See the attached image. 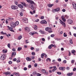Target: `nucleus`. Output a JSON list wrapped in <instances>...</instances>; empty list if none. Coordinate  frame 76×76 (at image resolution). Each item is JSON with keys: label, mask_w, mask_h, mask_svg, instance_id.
Here are the masks:
<instances>
[{"label": "nucleus", "mask_w": 76, "mask_h": 76, "mask_svg": "<svg viewBox=\"0 0 76 76\" xmlns=\"http://www.w3.org/2000/svg\"><path fill=\"white\" fill-rule=\"evenodd\" d=\"M7 27L8 28H9L10 31H11V32H14V31H13V30H12L13 29V28L12 27H9V26H7Z\"/></svg>", "instance_id": "10"}, {"label": "nucleus", "mask_w": 76, "mask_h": 76, "mask_svg": "<svg viewBox=\"0 0 76 76\" xmlns=\"http://www.w3.org/2000/svg\"><path fill=\"white\" fill-rule=\"evenodd\" d=\"M23 22L25 23H28V19L26 18H25L23 19Z\"/></svg>", "instance_id": "5"}, {"label": "nucleus", "mask_w": 76, "mask_h": 76, "mask_svg": "<svg viewBox=\"0 0 76 76\" xmlns=\"http://www.w3.org/2000/svg\"><path fill=\"white\" fill-rule=\"evenodd\" d=\"M75 50H72L71 51V53L72 54H73V55H75Z\"/></svg>", "instance_id": "24"}, {"label": "nucleus", "mask_w": 76, "mask_h": 76, "mask_svg": "<svg viewBox=\"0 0 76 76\" xmlns=\"http://www.w3.org/2000/svg\"><path fill=\"white\" fill-rule=\"evenodd\" d=\"M41 33V34H45V32L44 31H42V30H40L39 31Z\"/></svg>", "instance_id": "21"}, {"label": "nucleus", "mask_w": 76, "mask_h": 76, "mask_svg": "<svg viewBox=\"0 0 76 76\" xmlns=\"http://www.w3.org/2000/svg\"><path fill=\"white\" fill-rule=\"evenodd\" d=\"M38 34V33H37V32H35V31H34L33 33L31 32V35H34V34Z\"/></svg>", "instance_id": "19"}, {"label": "nucleus", "mask_w": 76, "mask_h": 76, "mask_svg": "<svg viewBox=\"0 0 76 76\" xmlns=\"http://www.w3.org/2000/svg\"><path fill=\"white\" fill-rule=\"evenodd\" d=\"M20 15L21 16H23V13H22V12H21L20 13Z\"/></svg>", "instance_id": "46"}, {"label": "nucleus", "mask_w": 76, "mask_h": 76, "mask_svg": "<svg viewBox=\"0 0 76 76\" xmlns=\"http://www.w3.org/2000/svg\"><path fill=\"white\" fill-rule=\"evenodd\" d=\"M74 63H75V60H71V63L72 64H74Z\"/></svg>", "instance_id": "42"}, {"label": "nucleus", "mask_w": 76, "mask_h": 76, "mask_svg": "<svg viewBox=\"0 0 76 76\" xmlns=\"http://www.w3.org/2000/svg\"><path fill=\"white\" fill-rule=\"evenodd\" d=\"M1 34H2V35H6V33H4V32H3V31H2L1 32Z\"/></svg>", "instance_id": "39"}, {"label": "nucleus", "mask_w": 76, "mask_h": 76, "mask_svg": "<svg viewBox=\"0 0 76 76\" xmlns=\"http://www.w3.org/2000/svg\"><path fill=\"white\" fill-rule=\"evenodd\" d=\"M65 17L66 19H68V18H69V17L68 16H67V15H65L64 16Z\"/></svg>", "instance_id": "43"}, {"label": "nucleus", "mask_w": 76, "mask_h": 76, "mask_svg": "<svg viewBox=\"0 0 76 76\" xmlns=\"http://www.w3.org/2000/svg\"><path fill=\"white\" fill-rule=\"evenodd\" d=\"M4 58H5V55L4 54H3L1 56V60H4Z\"/></svg>", "instance_id": "8"}, {"label": "nucleus", "mask_w": 76, "mask_h": 76, "mask_svg": "<svg viewBox=\"0 0 76 76\" xmlns=\"http://www.w3.org/2000/svg\"><path fill=\"white\" fill-rule=\"evenodd\" d=\"M64 67H59V69L60 70H64Z\"/></svg>", "instance_id": "22"}, {"label": "nucleus", "mask_w": 76, "mask_h": 76, "mask_svg": "<svg viewBox=\"0 0 76 76\" xmlns=\"http://www.w3.org/2000/svg\"><path fill=\"white\" fill-rule=\"evenodd\" d=\"M18 7H19V8H20V9H23V6L21 4H18Z\"/></svg>", "instance_id": "9"}, {"label": "nucleus", "mask_w": 76, "mask_h": 76, "mask_svg": "<svg viewBox=\"0 0 76 76\" xmlns=\"http://www.w3.org/2000/svg\"><path fill=\"white\" fill-rule=\"evenodd\" d=\"M11 9H13V10H16V9H18V7L17 6L15 5H12L11 7Z\"/></svg>", "instance_id": "2"}, {"label": "nucleus", "mask_w": 76, "mask_h": 76, "mask_svg": "<svg viewBox=\"0 0 76 76\" xmlns=\"http://www.w3.org/2000/svg\"><path fill=\"white\" fill-rule=\"evenodd\" d=\"M40 23L42 24H47V22L45 21V20H42L41 21Z\"/></svg>", "instance_id": "4"}, {"label": "nucleus", "mask_w": 76, "mask_h": 76, "mask_svg": "<svg viewBox=\"0 0 76 76\" xmlns=\"http://www.w3.org/2000/svg\"><path fill=\"white\" fill-rule=\"evenodd\" d=\"M76 68H74L73 69V71H74V72H75V71H76Z\"/></svg>", "instance_id": "61"}, {"label": "nucleus", "mask_w": 76, "mask_h": 76, "mask_svg": "<svg viewBox=\"0 0 76 76\" xmlns=\"http://www.w3.org/2000/svg\"><path fill=\"white\" fill-rule=\"evenodd\" d=\"M68 23H69V24H71L73 22V20H71V19H69L67 20Z\"/></svg>", "instance_id": "13"}, {"label": "nucleus", "mask_w": 76, "mask_h": 76, "mask_svg": "<svg viewBox=\"0 0 76 76\" xmlns=\"http://www.w3.org/2000/svg\"><path fill=\"white\" fill-rule=\"evenodd\" d=\"M36 51L37 52H38V51H39V48H36Z\"/></svg>", "instance_id": "62"}, {"label": "nucleus", "mask_w": 76, "mask_h": 76, "mask_svg": "<svg viewBox=\"0 0 76 76\" xmlns=\"http://www.w3.org/2000/svg\"><path fill=\"white\" fill-rule=\"evenodd\" d=\"M57 74H58V75H61V72H57Z\"/></svg>", "instance_id": "40"}, {"label": "nucleus", "mask_w": 76, "mask_h": 76, "mask_svg": "<svg viewBox=\"0 0 76 76\" xmlns=\"http://www.w3.org/2000/svg\"><path fill=\"white\" fill-rule=\"evenodd\" d=\"M45 30L46 31H48L49 33H51L53 32V31L52 30V28L49 27H46L45 28Z\"/></svg>", "instance_id": "1"}, {"label": "nucleus", "mask_w": 76, "mask_h": 76, "mask_svg": "<svg viewBox=\"0 0 76 76\" xmlns=\"http://www.w3.org/2000/svg\"><path fill=\"white\" fill-rule=\"evenodd\" d=\"M36 74H37V72H36V71H34V72H33V73H32L33 75H35Z\"/></svg>", "instance_id": "32"}, {"label": "nucleus", "mask_w": 76, "mask_h": 76, "mask_svg": "<svg viewBox=\"0 0 76 76\" xmlns=\"http://www.w3.org/2000/svg\"><path fill=\"white\" fill-rule=\"evenodd\" d=\"M40 18L41 19H44V16H42Z\"/></svg>", "instance_id": "51"}, {"label": "nucleus", "mask_w": 76, "mask_h": 76, "mask_svg": "<svg viewBox=\"0 0 76 76\" xmlns=\"http://www.w3.org/2000/svg\"><path fill=\"white\" fill-rule=\"evenodd\" d=\"M61 18L62 19V20H63V22H65L66 21V18H65V17H64V15H63L61 17Z\"/></svg>", "instance_id": "6"}, {"label": "nucleus", "mask_w": 76, "mask_h": 76, "mask_svg": "<svg viewBox=\"0 0 76 76\" xmlns=\"http://www.w3.org/2000/svg\"><path fill=\"white\" fill-rule=\"evenodd\" d=\"M54 36H55V35H54V34H51V35H50V37H54Z\"/></svg>", "instance_id": "49"}, {"label": "nucleus", "mask_w": 76, "mask_h": 76, "mask_svg": "<svg viewBox=\"0 0 76 76\" xmlns=\"http://www.w3.org/2000/svg\"><path fill=\"white\" fill-rule=\"evenodd\" d=\"M27 2L31 4H34V2L31 0H26Z\"/></svg>", "instance_id": "7"}, {"label": "nucleus", "mask_w": 76, "mask_h": 76, "mask_svg": "<svg viewBox=\"0 0 76 76\" xmlns=\"http://www.w3.org/2000/svg\"><path fill=\"white\" fill-rule=\"evenodd\" d=\"M52 44L50 45L49 46L48 48L49 49H51V48H52Z\"/></svg>", "instance_id": "29"}, {"label": "nucleus", "mask_w": 76, "mask_h": 76, "mask_svg": "<svg viewBox=\"0 0 76 76\" xmlns=\"http://www.w3.org/2000/svg\"><path fill=\"white\" fill-rule=\"evenodd\" d=\"M32 55H33V56H34L35 55V53L34 52H32L31 53Z\"/></svg>", "instance_id": "55"}, {"label": "nucleus", "mask_w": 76, "mask_h": 76, "mask_svg": "<svg viewBox=\"0 0 76 76\" xmlns=\"http://www.w3.org/2000/svg\"><path fill=\"white\" fill-rule=\"evenodd\" d=\"M53 67L54 68V69H55L56 70H57V68H56V66H54Z\"/></svg>", "instance_id": "60"}, {"label": "nucleus", "mask_w": 76, "mask_h": 76, "mask_svg": "<svg viewBox=\"0 0 76 76\" xmlns=\"http://www.w3.org/2000/svg\"><path fill=\"white\" fill-rule=\"evenodd\" d=\"M34 29L35 30H37V26L35 25L34 27Z\"/></svg>", "instance_id": "33"}, {"label": "nucleus", "mask_w": 76, "mask_h": 76, "mask_svg": "<svg viewBox=\"0 0 76 76\" xmlns=\"http://www.w3.org/2000/svg\"><path fill=\"white\" fill-rule=\"evenodd\" d=\"M10 25L11 26L13 27V28H15V27L16 26L15 24L14 23H11Z\"/></svg>", "instance_id": "12"}, {"label": "nucleus", "mask_w": 76, "mask_h": 76, "mask_svg": "<svg viewBox=\"0 0 76 76\" xmlns=\"http://www.w3.org/2000/svg\"><path fill=\"white\" fill-rule=\"evenodd\" d=\"M2 52L3 53H7V50H2Z\"/></svg>", "instance_id": "25"}, {"label": "nucleus", "mask_w": 76, "mask_h": 76, "mask_svg": "<svg viewBox=\"0 0 76 76\" xmlns=\"http://www.w3.org/2000/svg\"><path fill=\"white\" fill-rule=\"evenodd\" d=\"M12 56H16V52H13L12 53Z\"/></svg>", "instance_id": "31"}, {"label": "nucleus", "mask_w": 76, "mask_h": 76, "mask_svg": "<svg viewBox=\"0 0 76 76\" xmlns=\"http://www.w3.org/2000/svg\"><path fill=\"white\" fill-rule=\"evenodd\" d=\"M54 11L56 12H59L60 11V8H57L54 10Z\"/></svg>", "instance_id": "17"}, {"label": "nucleus", "mask_w": 76, "mask_h": 76, "mask_svg": "<svg viewBox=\"0 0 76 76\" xmlns=\"http://www.w3.org/2000/svg\"><path fill=\"white\" fill-rule=\"evenodd\" d=\"M34 66V67H37V66H38V64H37V63L35 64Z\"/></svg>", "instance_id": "45"}, {"label": "nucleus", "mask_w": 76, "mask_h": 76, "mask_svg": "<svg viewBox=\"0 0 76 76\" xmlns=\"http://www.w3.org/2000/svg\"><path fill=\"white\" fill-rule=\"evenodd\" d=\"M34 58H35V56H32L31 57L32 60H34Z\"/></svg>", "instance_id": "64"}, {"label": "nucleus", "mask_w": 76, "mask_h": 76, "mask_svg": "<svg viewBox=\"0 0 76 76\" xmlns=\"http://www.w3.org/2000/svg\"><path fill=\"white\" fill-rule=\"evenodd\" d=\"M22 38V36H19L18 37V40H20V39Z\"/></svg>", "instance_id": "26"}, {"label": "nucleus", "mask_w": 76, "mask_h": 76, "mask_svg": "<svg viewBox=\"0 0 76 76\" xmlns=\"http://www.w3.org/2000/svg\"><path fill=\"white\" fill-rule=\"evenodd\" d=\"M25 29L26 31L27 32H29V31H30L29 28L28 27H26Z\"/></svg>", "instance_id": "15"}, {"label": "nucleus", "mask_w": 76, "mask_h": 76, "mask_svg": "<svg viewBox=\"0 0 76 76\" xmlns=\"http://www.w3.org/2000/svg\"><path fill=\"white\" fill-rule=\"evenodd\" d=\"M26 44H28V43H29V42H28V40H27L26 41Z\"/></svg>", "instance_id": "54"}, {"label": "nucleus", "mask_w": 76, "mask_h": 76, "mask_svg": "<svg viewBox=\"0 0 76 76\" xmlns=\"http://www.w3.org/2000/svg\"><path fill=\"white\" fill-rule=\"evenodd\" d=\"M60 20V23L63 26H64V27H66V23H65L64 22H63L62 20Z\"/></svg>", "instance_id": "3"}, {"label": "nucleus", "mask_w": 76, "mask_h": 76, "mask_svg": "<svg viewBox=\"0 0 76 76\" xmlns=\"http://www.w3.org/2000/svg\"><path fill=\"white\" fill-rule=\"evenodd\" d=\"M15 75H16V76H20V75H19V73H15Z\"/></svg>", "instance_id": "28"}, {"label": "nucleus", "mask_w": 76, "mask_h": 76, "mask_svg": "<svg viewBox=\"0 0 76 76\" xmlns=\"http://www.w3.org/2000/svg\"><path fill=\"white\" fill-rule=\"evenodd\" d=\"M31 8L32 10H34L35 9V6H34L33 5H31Z\"/></svg>", "instance_id": "18"}, {"label": "nucleus", "mask_w": 76, "mask_h": 76, "mask_svg": "<svg viewBox=\"0 0 76 76\" xmlns=\"http://www.w3.org/2000/svg\"><path fill=\"white\" fill-rule=\"evenodd\" d=\"M9 20H13V18H9Z\"/></svg>", "instance_id": "48"}, {"label": "nucleus", "mask_w": 76, "mask_h": 76, "mask_svg": "<svg viewBox=\"0 0 76 76\" xmlns=\"http://www.w3.org/2000/svg\"><path fill=\"white\" fill-rule=\"evenodd\" d=\"M42 72H43V73H45V74H46V75L48 74V72H46V71L44 69H42Z\"/></svg>", "instance_id": "11"}, {"label": "nucleus", "mask_w": 76, "mask_h": 76, "mask_svg": "<svg viewBox=\"0 0 76 76\" xmlns=\"http://www.w3.org/2000/svg\"><path fill=\"white\" fill-rule=\"evenodd\" d=\"M4 74L7 76V75H10L11 73L10 72H5Z\"/></svg>", "instance_id": "14"}, {"label": "nucleus", "mask_w": 76, "mask_h": 76, "mask_svg": "<svg viewBox=\"0 0 76 76\" xmlns=\"http://www.w3.org/2000/svg\"><path fill=\"white\" fill-rule=\"evenodd\" d=\"M66 69H67V70H69L70 69V68L68 66L66 68Z\"/></svg>", "instance_id": "56"}, {"label": "nucleus", "mask_w": 76, "mask_h": 76, "mask_svg": "<svg viewBox=\"0 0 76 76\" xmlns=\"http://www.w3.org/2000/svg\"><path fill=\"white\" fill-rule=\"evenodd\" d=\"M44 56V53H42L41 55V57L42 58H43V57Z\"/></svg>", "instance_id": "37"}, {"label": "nucleus", "mask_w": 76, "mask_h": 76, "mask_svg": "<svg viewBox=\"0 0 76 76\" xmlns=\"http://www.w3.org/2000/svg\"><path fill=\"white\" fill-rule=\"evenodd\" d=\"M58 61L60 62L61 61V58H59L58 59Z\"/></svg>", "instance_id": "57"}, {"label": "nucleus", "mask_w": 76, "mask_h": 76, "mask_svg": "<svg viewBox=\"0 0 76 76\" xmlns=\"http://www.w3.org/2000/svg\"><path fill=\"white\" fill-rule=\"evenodd\" d=\"M67 35L65 33H64V37H67Z\"/></svg>", "instance_id": "35"}, {"label": "nucleus", "mask_w": 76, "mask_h": 76, "mask_svg": "<svg viewBox=\"0 0 76 76\" xmlns=\"http://www.w3.org/2000/svg\"><path fill=\"white\" fill-rule=\"evenodd\" d=\"M53 6H54V4H48V7H51Z\"/></svg>", "instance_id": "20"}, {"label": "nucleus", "mask_w": 76, "mask_h": 76, "mask_svg": "<svg viewBox=\"0 0 76 76\" xmlns=\"http://www.w3.org/2000/svg\"><path fill=\"white\" fill-rule=\"evenodd\" d=\"M52 47H54V48H56V47H57V46H56V45H53V44H52Z\"/></svg>", "instance_id": "44"}, {"label": "nucleus", "mask_w": 76, "mask_h": 76, "mask_svg": "<svg viewBox=\"0 0 76 76\" xmlns=\"http://www.w3.org/2000/svg\"><path fill=\"white\" fill-rule=\"evenodd\" d=\"M24 70L26 71L27 70V68L25 67L24 68Z\"/></svg>", "instance_id": "59"}, {"label": "nucleus", "mask_w": 76, "mask_h": 76, "mask_svg": "<svg viewBox=\"0 0 76 76\" xmlns=\"http://www.w3.org/2000/svg\"><path fill=\"white\" fill-rule=\"evenodd\" d=\"M13 60L14 61H16V60H17V59L16 58H15L13 59Z\"/></svg>", "instance_id": "58"}, {"label": "nucleus", "mask_w": 76, "mask_h": 76, "mask_svg": "<svg viewBox=\"0 0 76 76\" xmlns=\"http://www.w3.org/2000/svg\"><path fill=\"white\" fill-rule=\"evenodd\" d=\"M61 39H58L57 38L55 39V40H56L57 41H59V40H61Z\"/></svg>", "instance_id": "52"}, {"label": "nucleus", "mask_w": 76, "mask_h": 76, "mask_svg": "<svg viewBox=\"0 0 76 76\" xmlns=\"http://www.w3.org/2000/svg\"><path fill=\"white\" fill-rule=\"evenodd\" d=\"M69 42L71 44H73V42H72V39H69Z\"/></svg>", "instance_id": "38"}, {"label": "nucleus", "mask_w": 76, "mask_h": 76, "mask_svg": "<svg viewBox=\"0 0 76 76\" xmlns=\"http://www.w3.org/2000/svg\"><path fill=\"white\" fill-rule=\"evenodd\" d=\"M22 50V48L20 47H19L18 48V51H20Z\"/></svg>", "instance_id": "30"}, {"label": "nucleus", "mask_w": 76, "mask_h": 76, "mask_svg": "<svg viewBox=\"0 0 76 76\" xmlns=\"http://www.w3.org/2000/svg\"><path fill=\"white\" fill-rule=\"evenodd\" d=\"M46 61H51V59L50 58H48L46 59Z\"/></svg>", "instance_id": "34"}, {"label": "nucleus", "mask_w": 76, "mask_h": 76, "mask_svg": "<svg viewBox=\"0 0 76 76\" xmlns=\"http://www.w3.org/2000/svg\"><path fill=\"white\" fill-rule=\"evenodd\" d=\"M7 46L8 48H10V44H8L7 45Z\"/></svg>", "instance_id": "50"}, {"label": "nucleus", "mask_w": 76, "mask_h": 76, "mask_svg": "<svg viewBox=\"0 0 76 76\" xmlns=\"http://www.w3.org/2000/svg\"><path fill=\"white\" fill-rule=\"evenodd\" d=\"M63 62L64 63H67V61L66 60H65L63 61Z\"/></svg>", "instance_id": "63"}, {"label": "nucleus", "mask_w": 76, "mask_h": 76, "mask_svg": "<svg viewBox=\"0 0 76 76\" xmlns=\"http://www.w3.org/2000/svg\"><path fill=\"white\" fill-rule=\"evenodd\" d=\"M9 64H12V61H9Z\"/></svg>", "instance_id": "53"}, {"label": "nucleus", "mask_w": 76, "mask_h": 76, "mask_svg": "<svg viewBox=\"0 0 76 76\" xmlns=\"http://www.w3.org/2000/svg\"><path fill=\"white\" fill-rule=\"evenodd\" d=\"M73 74V72H72L70 73H68V74H67V76H72Z\"/></svg>", "instance_id": "16"}, {"label": "nucleus", "mask_w": 76, "mask_h": 76, "mask_svg": "<svg viewBox=\"0 0 76 76\" xmlns=\"http://www.w3.org/2000/svg\"><path fill=\"white\" fill-rule=\"evenodd\" d=\"M21 3L22 4H23V5L24 6H26V4L24 2H22Z\"/></svg>", "instance_id": "36"}, {"label": "nucleus", "mask_w": 76, "mask_h": 76, "mask_svg": "<svg viewBox=\"0 0 76 76\" xmlns=\"http://www.w3.org/2000/svg\"><path fill=\"white\" fill-rule=\"evenodd\" d=\"M42 75L41 74H40L39 73H37V76H41Z\"/></svg>", "instance_id": "41"}, {"label": "nucleus", "mask_w": 76, "mask_h": 76, "mask_svg": "<svg viewBox=\"0 0 76 76\" xmlns=\"http://www.w3.org/2000/svg\"><path fill=\"white\" fill-rule=\"evenodd\" d=\"M26 60H27V61H31V58H29L27 57L26 58Z\"/></svg>", "instance_id": "23"}, {"label": "nucleus", "mask_w": 76, "mask_h": 76, "mask_svg": "<svg viewBox=\"0 0 76 76\" xmlns=\"http://www.w3.org/2000/svg\"><path fill=\"white\" fill-rule=\"evenodd\" d=\"M15 23V26H17V25H19V22L18 21H16Z\"/></svg>", "instance_id": "27"}, {"label": "nucleus", "mask_w": 76, "mask_h": 76, "mask_svg": "<svg viewBox=\"0 0 76 76\" xmlns=\"http://www.w3.org/2000/svg\"><path fill=\"white\" fill-rule=\"evenodd\" d=\"M39 19H37L35 20V21L36 22H39Z\"/></svg>", "instance_id": "47"}]
</instances>
